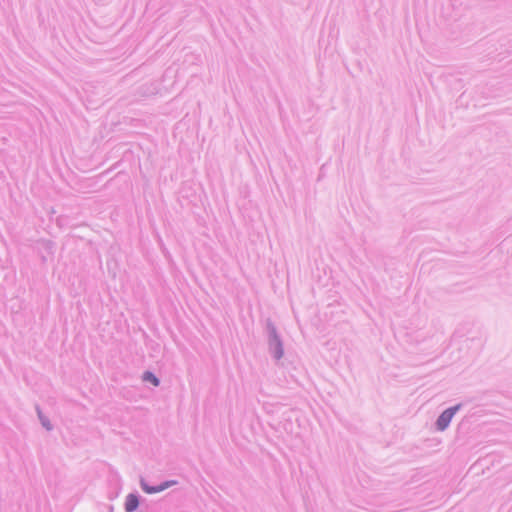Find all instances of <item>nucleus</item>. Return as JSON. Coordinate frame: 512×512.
Segmentation results:
<instances>
[{
  "label": "nucleus",
  "mask_w": 512,
  "mask_h": 512,
  "mask_svg": "<svg viewBox=\"0 0 512 512\" xmlns=\"http://www.w3.org/2000/svg\"><path fill=\"white\" fill-rule=\"evenodd\" d=\"M458 407H453L445 410L438 418L437 420V426L439 430H444L448 427L449 423L451 422L453 416L455 415Z\"/></svg>",
  "instance_id": "1"
},
{
  "label": "nucleus",
  "mask_w": 512,
  "mask_h": 512,
  "mask_svg": "<svg viewBox=\"0 0 512 512\" xmlns=\"http://www.w3.org/2000/svg\"><path fill=\"white\" fill-rule=\"evenodd\" d=\"M138 505H139V501H138L137 496H135L133 494H129L126 497L125 509L127 512H133L134 510L137 509Z\"/></svg>",
  "instance_id": "2"
},
{
  "label": "nucleus",
  "mask_w": 512,
  "mask_h": 512,
  "mask_svg": "<svg viewBox=\"0 0 512 512\" xmlns=\"http://www.w3.org/2000/svg\"><path fill=\"white\" fill-rule=\"evenodd\" d=\"M143 379L145 381L151 382L154 386H158L159 385V380L151 372H146L144 374V376H143Z\"/></svg>",
  "instance_id": "3"
},
{
  "label": "nucleus",
  "mask_w": 512,
  "mask_h": 512,
  "mask_svg": "<svg viewBox=\"0 0 512 512\" xmlns=\"http://www.w3.org/2000/svg\"><path fill=\"white\" fill-rule=\"evenodd\" d=\"M169 486L168 483H165L164 485L160 486L159 488H150V489H146V491L148 493H156V492H159V491H162L164 490L165 488H167Z\"/></svg>",
  "instance_id": "4"
}]
</instances>
